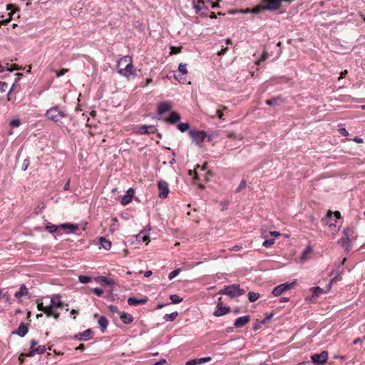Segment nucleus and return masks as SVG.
Segmentation results:
<instances>
[{
  "instance_id": "nucleus-48",
  "label": "nucleus",
  "mask_w": 365,
  "mask_h": 365,
  "mask_svg": "<svg viewBox=\"0 0 365 365\" xmlns=\"http://www.w3.org/2000/svg\"><path fill=\"white\" fill-rule=\"evenodd\" d=\"M58 229V227L55 225H47L46 226V230H48L51 233L55 232Z\"/></svg>"
},
{
  "instance_id": "nucleus-33",
  "label": "nucleus",
  "mask_w": 365,
  "mask_h": 365,
  "mask_svg": "<svg viewBox=\"0 0 365 365\" xmlns=\"http://www.w3.org/2000/svg\"><path fill=\"white\" fill-rule=\"evenodd\" d=\"M311 290H312V297H313V298L318 297L322 293L324 292V289H322L319 287H314L311 288Z\"/></svg>"
},
{
  "instance_id": "nucleus-9",
  "label": "nucleus",
  "mask_w": 365,
  "mask_h": 365,
  "mask_svg": "<svg viewBox=\"0 0 365 365\" xmlns=\"http://www.w3.org/2000/svg\"><path fill=\"white\" fill-rule=\"evenodd\" d=\"M157 129L153 125H141L137 127L135 133L139 135H145L149 133H155Z\"/></svg>"
},
{
  "instance_id": "nucleus-21",
  "label": "nucleus",
  "mask_w": 365,
  "mask_h": 365,
  "mask_svg": "<svg viewBox=\"0 0 365 365\" xmlns=\"http://www.w3.org/2000/svg\"><path fill=\"white\" fill-rule=\"evenodd\" d=\"M181 118L180 115L176 111H172L169 116L164 119V121L170 123V124H175L178 123Z\"/></svg>"
},
{
  "instance_id": "nucleus-53",
  "label": "nucleus",
  "mask_w": 365,
  "mask_h": 365,
  "mask_svg": "<svg viewBox=\"0 0 365 365\" xmlns=\"http://www.w3.org/2000/svg\"><path fill=\"white\" fill-rule=\"evenodd\" d=\"M29 160L28 158L25 159L23 162V164H22V166H21V170L23 171H25L27 170L29 165Z\"/></svg>"
},
{
  "instance_id": "nucleus-16",
  "label": "nucleus",
  "mask_w": 365,
  "mask_h": 365,
  "mask_svg": "<svg viewBox=\"0 0 365 365\" xmlns=\"http://www.w3.org/2000/svg\"><path fill=\"white\" fill-rule=\"evenodd\" d=\"M250 321V317L249 315H245L242 317H240L237 318L234 322V326L236 328H242L248 324Z\"/></svg>"
},
{
  "instance_id": "nucleus-37",
  "label": "nucleus",
  "mask_w": 365,
  "mask_h": 365,
  "mask_svg": "<svg viewBox=\"0 0 365 365\" xmlns=\"http://www.w3.org/2000/svg\"><path fill=\"white\" fill-rule=\"evenodd\" d=\"M259 298V294L254 292L248 293V299L250 302H254Z\"/></svg>"
},
{
  "instance_id": "nucleus-46",
  "label": "nucleus",
  "mask_w": 365,
  "mask_h": 365,
  "mask_svg": "<svg viewBox=\"0 0 365 365\" xmlns=\"http://www.w3.org/2000/svg\"><path fill=\"white\" fill-rule=\"evenodd\" d=\"M246 186V181L245 180H242L238 187L235 189V192L238 193L240 192L242 189H244Z\"/></svg>"
},
{
  "instance_id": "nucleus-22",
  "label": "nucleus",
  "mask_w": 365,
  "mask_h": 365,
  "mask_svg": "<svg viewBox=\"0 0 365 365\" xmlns=\"http://www.w3.org/2000/svg\"><path fill=\"white\" fill-rule=\"evenodd\" d=\"M192 4L195 10V13H200L202 9L207 10V7L205 6L204 0H192Z\"/></svg>"
},
{
  "instance_id": "nucleus-42",
  "label": "nucleus",
  "mask_w": 365,
  "mask_h": 365,
  "mask_svg": "<svg viewBox=\"0 0 365 365\" xmlns=\"http://www.w3.org/2000/svg\"><path fill=\"white\" fill-rule=\"evenodd\" d=\"M181 272V269L180 268H178V269H176L173 271H172L169 275H168V279L170 280H172L173 279H174L176 276H178L179 274V273Z\"/></svg>"
},
{
  "instance_id": "nucleus-20",
  "label": "nucleus",
  "mask_w": 365,
  "mask_h": 365,
  "mask_svg": "<svg viewBox=\"0 0 365 365\" xmlns=\"http://www.w3.org/2000/svg\"><path fill=\"white\" fill-rule=\"evenodd\" d=\"M63 302L61 300L59 294L54 295L51 297L49 307L51 309H59L62 307Z\"/></svg>"
},
{
  "instance_id": "nucleus-4",
  "label": "nucleus",
  "mask_w": 365,
  "mask_h": 365,
  "mask_svg": "<svg viewBox=\"0 0 365 365\" xmlns=\"http://www.w3.org/2000/svg\"><path fill=\"white\" fill-rule=\"evenodd\" d=\"M225 290H227V295L230 298L241 296L245 292V290L241 289L240 285L237 284L225 286Z\"/></svg>"
},
{
  "instance_id": "nucleus-25",
  "label": "nucleus",
  "mask_w": 365,
  "mask_h": 365,
  "mask_svg": "<svg viewBox=\"0 0 365 365\" xmlns=\"http://www.w3.org/2000/svg\"><path fill=\"white\" fill-rule=\"evenodd\" d=\"M59 227L63 230H69V232H75L79 229V227L77 224H71V223H63L59 225Z\"/></svg>"
},
{
  "instance_id": "nucleus-59",
  "label": "nucleus",
  "mask_w": 365,
  "mask_h": 365,
  "mask_svg": "<svg viewBox=\"0 0 365 365\" xmlns=\"http://www.w3.org/2000/svg\"><path fill=\"white\" fill-rule=\"evenodd\" d=\"M47 307H44L42 302H38L37 309L38 311L44 312Z\"/></svg>"
},
{
  "instance_id": "nucleus-35",
  "label": "nucleus",
  "mask_w": 365,
  "mask_h": 365,
  "mask_svg": "<svg viewBox=\"0 0 365 365\" xmlns=\"http://www.w3.org/2000/svg\"><path fill=\"white\" fill-rule=\"evenodd\" d=\"M178 315V312L177 311H175L170 314H165L163 317V319L166 322H173L176 319Z\"/></svg>"
},
{
  "instance_id": "nucleus-40",
  "label": "nucleus",
  "mask_w": 365,
  "mask_h": 365,
  "mask_svg": "<svg viewBox=\"0 0 365 365\" xmlns=\"http://www.w3.org/2000/svg\"><path fill=\"white\" fill-rule=\"evenodd\" d=\"M312 251V248L310 245H308L307 247H306V248L304 250V251L302 254L301 259L305 260L307 258V255L308 254H309Z\"/></svg>"
},
{
  "instance_id": "nucleus-32",
  "label": "nucleus",
  "mask_w": 365,
  "mask_h": 365,
  "mask_svg": "<svg viewBox=\"0 0 365 365\" xmlns=\"http://www.w3.org/2000/svg\"><path fill=\"white\" fill-rule=\"evenodd\" d=\"M330 275L331 276H333V278L331 279V281L329 282V284H328V288L329 289L331 287V285L336 282L338 279H339V277L340 275V272L338 269H335V270H333L331 273H330Z\"/></svg>"
},
{
  "instance_id": "nucleus-15",
  "label": "nucleus",
  "mask_w": 365,
  "mask_h": 365,
  "mask_svg": "<svg viewBox=\"0 0 365 365\" xmlns=\"http://www.w3.org/2000/svg\"><path fill=\"white\" fill-rule=\"evenodd\" d=\"M29 331V327L24 322H21L16 329L12 331L11 334L18 335L20 337H24Z\"/></svg>"
},
{
  "instance_id": "nucleus-10",
  "label": "nucleus",
  "mask_w": 365,
  "mask_h": 365,
  "mask_svg": "<svg viewBox=\"0 0 365 365\" xmlns=\"http://www.w3.org/2000/svg\"><path fill=\"white\" fill-rule=\"evenodd\" d=\"M94 280L101 286H109L110 287V292L112 293L113 290V285L115 284V282L112 279L106 276H98L95 277Z\"/></svg>"
},
{
  "instance_id": "nucleus-38",
  "label": "nucleus",
  "mask_w": 365,
  "mask_h": 365,
  "mask_svg": "<svg viewBox=\"0 0 365 365\" xmlns=\"http://www.w3.org/2000/svg\"><path fill=\"white\" fill-rule=\"evenodd\" d=\"M178 129L184 133L190 128V124L188 123H180L177 125Z\"/></svg>"
},
{
  "instance_id": "nucleus-13",
  "label": "nucleus",
  "mask_w": 365,
  "mask_h": 365,
  "mask_svg": "<svg viewBox=\"0 0 365 365\" xmlns=\"http://www.w3.org/2000/svg\"><path fill=\"white\" fill-rule=\"evenodd\" d=\"M172 108V103L170 101H163L158 103L157 107V113L158 115H162L166 112H168Z\"/></svg>"
},
{
  "instance_id": "nucleus-60",
  "label": "nucleus",
  "mask_w": 365,
  "mask_h": 365,
  "mask_svg": "<svg viewBox=\"0 0 365 365\" xmlns=\"http://www.w3.org/2000/svg\"><path fill=\"white\" fill-rule=\"evenodd\" d=\"M196 14L200 15L201 16L207 17V16H208L209 10L207 9L206 11L205 9H202V11H200V13H196Z\"/></svg>"
},
{
  "instance_id": "nucleus-36",
  "label": "nucleus",
  "mask_w": 365,
  "mask_h": 365,
  "mask_svg": "<svg viewBox=\"0 0 365 365\" xmlns=\"http://www.w3.org/2000/svg\"><path fill=\"white\" fill-rule=\"evenodd\" d=\"M170 299L171 300V304H178L183 301V298L175 294H170Z\"/></svg>"
},
{
  "instance_id": "nucleus-34",
  "label": "nucleus",
  "mask_w": 365,
  "mask_h": 365,
  "mask_svg": "<svg viewBox=\"0 0 365 365\" xmlns=\"http://www.w3.org/2000/svg\"><path fill=\"white\" fill-rule=\"evenodd\" d=\"M29 292L27 287H26L25 284H23L20 286L19 290L17 292H16L14 295L16 297H19L23 295H26Z\"/></svg>"
},
{
  "instance_id": "nucleus-27",
  "label": "nucleus",
  "mask_w": 365,
  "mask_h": 365,
  "mask_svg": "<svg viewBox=\"0 0 365 365\" xmlns=\"http://www.w3.org/2000/svg\"><path fill=\"white\" fill-rule=\"evenodd\" d=\"M120 319L124 324H130L133 321V316L130 314L124 312L120 314Z\"/></svg>"
},
{
  "instance_id": "nucleus-14",
  "label": "nucleus",
  "mask_w": 365,
  "mask_h": 365,
  "mask_svg": "<svg viewBox=\"0 0 365 365\" xmlns=\"http://www.w3.org/2000/svg\"><path fill=\"white\" fill-rule=\"evenodd\" d=\"M351 240L352 239L348 238V237H343L338 240L337 243L344 249L346 253H349L352 248Z\"/></svg>"
},
{
  "instance_id": "nucleus-31",
  "label": "nucleus",
  "mask_w": 365,
  "mask_h": 365,
  "mask_svg": "<svg viewBox=\"0 0 365 365\" xmlns=\"http://www.w3.org/2000/svg\"><path fill=\"white\" fill-rule=\"evenodd\" d=\"M99 242L101 247L106 250H109L111 248V242L106 240L103 237L99 238Z\"/></svg>"
},
{
  "instance_id": "nucleus-12",
  "label": "nucleus",
  "mask_w": 365,
  "mask_h": 365,
  "mask_svg": "<svg viewBox=\"0 0 365 365\" xmlns=\"http://www.w3.org/2000/svg\"><path fill=\"white\" fill-rule=\"evenodd\" d=\"M135 71V69H134V67L131 63V61H130L125 67V68H118V73L121 75V76H123L126 78H128L130 75H135V73H134Z\"/></svg>"
},
{
  "instance_id": "nucleus-18",
  "label": "nucleus",
  "mask_w": 365,
  "mask_h": 365,
  "mask_svg": "<svg viewBox=\"0 0 365 365\" xmlns=\"http://www.w3.org/2000/svg\"><path fill=\"white\" fill-rule=\"evenodd\" d=\"M148 301V298L147 297H144L141 299H137L135 297H129L127 302L130 306H138L139 304H145Z\"/></svg>"
},
{
  "instance_id": "nucleus-19",
  "label": "nucleus",
  "mask_w": 365,
  "mask_h": 365,
  "mask_svg": "<svg viewBox=\"0 0 365 365\" xmlns=\"http://www.w3.org/2000/svg\"><path fill=\"white\" fill-rule=\"evenodd\" d=\"M133 194H134V190L133 188L130 187L128 190H127L125 194L121 198V200H120L121 205H126L129 204L132 200Z\"/></svg>"
},
{
  "instance_id": "nucleus-3",
  "label": "nucleus",
  "mask_w": 365,
  "mask_h": 365,
  "mask_svg": "<svg viewBox=\"0 0 365 365\" xmlns=\"http://www.w3.org/2000/svg\"><path fill=\"white\" fill-rule=\"evenodd\" d=\"M284 0H262L264 3L261 9L264 10L274 11L279 9L282 6V2Z\"/></svg>"
},
{
  "instance_id": "nucleus-39",
  "label": "nucleus",
  "mask_w": 365,
  "mask_h": 365,
  "mask_svg": "<svg viewBox=\"0 0 365 365\" xmlns=\"http://www.w3.org/2000/svg\"><path fill=\"white\" fill-rule=\"evenodd\" d=\"M91 280H92V277H89V276H87V275H79L78 276V281L81 283L86 284V283H88V282H91Z\"/></svg>"
},
{
  "instance_id": "nucleus-8",
  "label": "nucleus",
  "mask_w": 365,
  "mask_h": 365,
  "mask_svg": "<svg viewBox=\"0 0 365 365\" xmlns=\"http://www.w3.org/2000/svg\"><path fill=\"white\" fill-rule=\"evenodd\" d=\"M158 188L159 190V197L160 198H166L170 192L169 185L166 181L160 180L158 182Z\"/></svg>"
},
{
  "instance_id": "nucleus-23",
  "label": "nucleus",
  "mask_w": 365,
  "mask_h": 365,
  "mask_svg": "<svg viewBox=\"0 0 365 365\" xmlns=\"http://www.w3.org/2000/svg\"><path fill=\"white\" fill-rule=\"evenodd\" d=\"M46 351L44 345H39L26 353L27 357H33L35 354H42Z\"/></svg>"
},
{
  "instance_id": "nucleus-11",
  "label": "nucleus",
  "mask_w": 365,
  "mask_h": 365,
  "mask_svg": "<svg viewBox=\"0 0 365 365\" xmlns=\"http://www.w3.org/2000/svg\"><path fill=\"white\" fill-rule=\"evenodd\" d=\"M93 332L91 329H88L83 332L74 335L73 338L79 341H88L93 337Z\"/></svg>"
},
{
  "instance_id": "nucleus-55",
  "label": "nucleus",
  "mask_w": 365,
  "mask_h": 365,
  "mask_svg": "<svg viewBox=\"0 0 365 365\" xmlns=\"http://www.w3.org/2000/svg\"><path fill=\"white\" fill-rule=\"evenodd\" d=\"M170 53L171 54H176V53H178L181 51V48L180 47H175V46H172L170 48Z\"/></svg>"
},
{
  "instance_id": "nucleus-30",
  "label": "nucleus",
  "mask_w": 365,
  "mask_h": 365,
  "mask_svg": "<svg viewBox=\"0 0 365 365\" xmlns=\"http://www.w3.org/2000/svg\"><path fill=\"white\" fill-rule=\"evenodd\" d=\"M354 233L355 232L353 227H346L344 228L342 230V234L344 237H348V238L350 239H353L354 237Z\"/></svg>"
},
{
  "instance_id": "nucleus-26",
  "label": "nucleus",
  "mask_w": 365,
  "mask_h": 365,
  "mask_svg": "<svg viewBox=\"0 0 365 365\" xmlns=\"http://www.w3.org/2000/svg\"><path fill=\"white\" fill-rule=\"evenodd\" d=\"M150 229H144L137 235L136 239L139 242H146L149 239Z\"/></svg>"
},
{
  "instance_id": "nucleus-17",
  "label": "nucleus",
  "mask_w": 365,
  "mask_h": 365,
  "mask_svg": "<svg viewBox=\"0 0 365 365\" xmlns=\"http://www.w3.org/2000/svg\"><path fill=\"white\" fill-rule=\"evenodd\" d=\"M332 217H333V212L331 210H329L327 212V215L324 217H322V222L324 225H329V226L330 227H331L333 226L336 227V224H337L338 221L335 220L334 223L331 222Z\"/></svg>"
},
{
  "instance_id": "nucleus-47",
  "label": "nucleus",
  "mask_w": 365,
  "mask_h": 365,
  "mask_svg": "<svg viewBox=\"0 0 365 365\" xmlns=\"http://www.w3.org/2000/svg\"><path fill=\"white\" fill-rule=\"evenodd\" d=\"M273 315H274L273 312H270V313L267 314L266 315V317L262 320L260 321V323L263 324H265L266 323H267L272 319Z\"/></svg>"
},
{
  "instance_id": "nucleus-54",
  "label": "nucleus",
  "mask_w": 365,
  "mask_h": 365,
  "mask_svg": "<svg viewBox=\"0 0 365 365\" xmlns=\"http://www.w3.org/2000/svg\"><path fill=\"white\" fill-rule=\"evenodd\" d=\"M262 324H261L259 320L257 319L255 323L253 324L252 329L254 331H257L261 327V325Z\"/></svg>"
},
{
  "instance_id": "nucleus-28",
  "label": "nucleus",
  "mask_w": 365,
  "mask_h": 365,
  "mask_svg": "<svg viewBox=\"0 0 365 365\" xmlns=\"http://www.w3.org/2000/svg\"><path fill=\"white\" fill-rule=\"evenodd\" d=\"M282 102H284V99L281 96H277L267 100L266 104L270 106H276Z\"/></svg>"
},
{
  "instance_id": "nucleus-5",
  "label": "nucleus",
  "mask_w": 365,
  "mask_h": 365,
  "mask_svg": "<svg viewBox=\"0 0 365 365\" xmlns=\"http://www.w3.org/2000/svg\"><path fill=\"white\" fill-rule=\"evenodd\" d=\"M328 359V352L322 351L319 354H314L311 356V361L313 365H321L327 362Z\"/></svg>"
},
{
  "instance_id": "nucleus-44",
  "label": "nucleus",
  "mask_w": 365,
  "mask_h": 365,
  "mask_svg": "<svg viewBox=\"0 0 365 365\" xmlns=\"http://www.w3.org/2000/svg\"><path fill=\"white\" fill-rule=\"evenodd\" d=\"M262 7V5H258L254 8L250 9L251 14H259L262 10H264V9H261Z\"/></svg>"
},
{
  "instance_id": "nucleus-51",
  "label": "nucleus",
  "mask_w": 365,
  "mask_h": 365,
  "mask_svg": "<svg viewBox=\"0 0 365 365\" xmlns=\"http://www.w3.org/2000/svg\"><path fill=\"white\" fill-rule=\"evenodd\" d=\"M108 307L109 311L111 313H113V314L119 313L118 308L116 306L110 304Z\"/></svg>"
},
{
  "instance_id": "nucleus-29",
  "label": "nucleus",
  "mask_w": 365,
  "mask_h": 365,
  "mask_svg": "<svg viewBox=\"0 0 365 365\" xmlns=\"http://www.w3.org/2000/svg\"><path fill=\"white\" fill-rule=\"evenodd\" d=\"M98 324L101 328V331L103 333H104L105 330L106 329V328L108 325V319L105 317L101 316L99 317V319L98 320Z\"/></svg>"
},
{
  "instance_id": "nucleus-57",
  "label": "nucleus",
  "mask_w": 365,
  "mask_h": 365,
  "mask_svg": "<svg viewBox=\"0 0 365 365\" xmlns=\"http://www.w3.org/2000/svg\"><path fill=\"white\" fill-rule=\"evenodd\" d=\"M1 298H4L6 302L11 304V298L8 292L3 293Z\"/></svg>"
},
{
  "instance_id": "nucleus-2",
  "label": "nucleus",
  "mask_w": 365,
  "mask_h": 365,
  "mask_svg": "<svg viewBox=\"0 0 365 365\" xmlns=\"http://www.w3.org/2000/svg\"><path fill=\"white\" fill-rule=\"evenodd\" d=\"M189 135L192 138V142L197 145H200L207 138V133L204 130H197L191 129L189 130Z\"/></svg>"
},
{
  "instance_id": "nucleus-63",
  "label": "nucleus",
  "mask_w": 365,
  "mask_h": 365,
  "mask_svg": "<svg viewBox=\"0 0 365 365\" xmlns=\"http://www.w3.org/2000/svg\"><path fill=\"white\" fill-rule=\"evenodd\" d=\"M242 247L241 245H235L230 250L232 251H239L242 250Z\"/></svg>"
},
{
  "instance_id": "nucleus-61",
  "label": "nucleus",
  "mask_w": 365,
  "mask_h": 365,
  "mask_svg": "<svg viewBox=\"0 0 365 365\" xmlns=\"http://www.w3.org/2000/svg\"><path fill=\"white\" fill-rule=\"evenodd\" d=\"M38 341L35 339H31L30 341V350H32L35 348V346L37 345Z\"/></svg>"
},
{
  "instance_id": "nucleus-1",
  "label": "nucleus",
  "mask_w": 365,
  "mask_h": 365,
  "mask_svg": "<svg viewBox=\"0 0 365 365\" xmlns=\"http://www.w3.org/2000/svg\"><path fill=\"white\" fill-rule=\"evenodd\" d=\"M66 114L63 108L58 106H55L46 110L45 116L47 119L53 122H58L63 118L66 117Z\"/></svg>"
},
{
  "instance_id": "nucleus-43",
  "label": "nucleus",
  "mask_w": 365,
  "mask_h": 365,
  "mask_svg": "<svg viewBox=\"0 0 365 365\" xmlns=\"http://www.w3.org/2000/svg\"><path fill=\"white\" fill-rule=\"evenodd\" d=\"M178 71L182 74H187V65H186V63H180L179 64V66H178Z\"/></svg>"
},
{
  "instance_id": "nucleus-41",
  "label": "nucleus",
  "mask_w": 365,
  "mask_h": 365,
  "mask_svg": "<svg viewBox=\"0 0 365 365\" xmlns=\"http://www.w3.org/2000/svg\"><path fill=\"white\" fill-rule=\"evenodd\" d=\"M230 13L233 14H237V13L247 14H251V11H250V8H246V9H242L232 10Z\"/></svg>"
},
{
  "instance_id": "nucleus-58",
  "label": "nucleus",
  "mask_w": 365,
  "mask_h": 365,
  "mask_svg": "<svg viewBox=\"0 0 365 365\" xmlns=\"http://www.w3.org/2000/svg\"><path fill=\"white\" fill-rule=\"evenodd\" d=\"M51 309H52L51 307H49V306H47V308L43 312V313L46 315V317H52L53 312H51Z\"/></svg>"
},
{
  "instance_id": "nucleus-24",
  "label": "nucleus",
  "mask_w": 365,
  "mask_h": 365,
  "mask_svg": "<svg viewBox=\"0 0 365 365\" xmlns=\"http://www.w3.org/2000/svg\"><path fill=\"white\" fill-rule=\"evenodd\" d=\"M211 360L210 356L203 358H196L190 359L185 363V365H200L205 362H208Z\"/></svg>"
},
{
  "instance_id": "nucleus-7",
  "label": "nucleus",
  "mask_w": 365,
  "mask_h": 365,
  "mask_svg": "<svg viewBox=\"0 0 365 365\" xmlns=\"http://www.w3.org/2000/svg\"><path fill=\"white\" fill-rule=\"evenodd\" d=\"M295 284V282H285L275 287L272 290V294L275 297L281 295L284 292L292 288Z\"/></svg>"
},
{
  "instance_id": "nucleus-50",
  "label": "nucleus",
  "mask_w": 365,
  "mask_h": 365,
  "mask_svg": "<svg viewBox=\"0 0 365 365\" xmlns=\"http://www.w3.org/2000/svg\"><path fill=\"white\" fill-rule=\"evenodd\" d=\"M92 292H93L97 296L100 297L103 294V291L101 288L96 287V288L92 289Z\"/></svg>"
},
{
  "instance_id": "nucleus-49",
  "label": "nucleus",
  "mask_w": 365,
  "mask_h": 365,
  "mask_svg": "<svg viewBox=\"0 0 365 365\" xmlns=\"http://www.w3.org/2000/svg\"><path fill=\"white\" fill-rule=\"evenodd\" d=\"M21 124V121L19 118H15V119H13L10 121V123L9 125L11 126V127H19Z\"/></svg>"
},
{
  "instance_id": "nucleus-52",
  "label": "nucleus",
  "mask_w": 365,
  "mask_h": 365,
  "mask_svg": "<svg viewBox=\"0 0 365 365\" xmlns=\"http://www.w3.org/2000/svg\"><path fill=\"white\" fill-rule=\"evenodd\" d=\"M68 71V69H67V68H62V69H61L59 71H57L56 72V75L57 77H60V76H62L64 74H66Z\"/></svg>"
},
{
  "instance_id": "nucleus-6",
  "label": "nucleus",
  "mask_w": 365,
  "mask_h": 365,
  "mask_svg": "<svg viewBox=\"0 0 365 365\" xmlns=\"http://www.w3.org/2000/svg\"><path fill=\"white\" fill-rule=\"evenodd\" d=\"M230 312V307L223 304L221 298L218 299L215 310L213 315L215 317H222Z\"/></svg>"
},
{
  "instance_id": "nucleus-62",
  "label": "nucleus",
  "mask_w": 365,
  "mask_h": 365,
  "mask_svg": "<svg viewBox=\"0 0 365 365\" xmlns=\"http://www.w3.org/2000/svg\"><path fill=\"white\" fill-rule=\"evenodd\" d=\"M333 215L336 217V220L342 219V217L339 211L333 212Z\"/></svg>"
},
{
  "instance_id": "nucleus-56",
  "label": "nucleus",
  "mask_w": 365,
  "mask_h": 365,
  "mask_svg": "<svg viewBox=\"0 0 365 365\" xmlns=\"http://www.w3.org/2000/svg\"><path fill=\"white\" fill-rule=\"evenodd\" d=\"M7 87H8V84L6 82L0 81V91L1 92H4L6 91V89L7 88Z\"/></svg>"
},
{
  "instance_id": "nucleus-64",
  "label": "nucleus",
  "mask_w": 365,
  "mask_h": 365,
  "mask_svg": "<svg viewBox=\"0 0 365 365\" xmlns=\"http://www.w3.org/2000/svg\"><path fill=\"white\" fill-rule=\"evenodd\" d=\"M166 363L165 359H161L157 362H155L153 365H164Z\"/></svg>"
},
{
  "instance_id": "nucleus-45",
  "label": "nucleus",
  "mask_w": 365,
  "mask_h": 365,
  "mask_svg": "<svg viewBox=\"0 0 365 365\" xmlns=\"http://www.w3.org/2000/svg\"><path fill=\"white\" fill-rule=\"evenodd\" d=\"M274 243V239H267L262 242V246L264 247H269Z\"/></svg>"
}]
</instances>
